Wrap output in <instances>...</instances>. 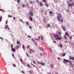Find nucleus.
Listing matches in <instances>:
<instances>
[{
	"mask_svg": "<svg viewBox=\"0 0 74 74\" xmlns=\"http://www.w3.org/2000/svg\"><path fill=\"white\" fill-rule=\"evenodd\" d=\"M43 1L44 2H46V1L45 0H43Z\"/></svg>",
	"mask_w": 74,
	"mask_h": 74,
	"instance_id": "nucleus-51",
	"label": "nucleus"
},
{
	"mask_svg": "<svg viewBox=\"0 0 74 74\" xmlns=\"http://www.w3.org/2000/svg\"><path fill=\"white\" fill-rule=\"evenodd\" d=\"M65 42L66 43H68V42H67V41H65Z\"/></svg>",
	"mask_w": 74,
	"mask_h": 74,
	"instance_id": "nucleus-62",
	"label": "nucleus"
},
{
	"mask_svg": "<svg viewBox=\"0 0 74 74\" xmlns=\"http://www.w3.org/2000/svg\"><path fill=\"white\" fill-rule=\"evenodd\" d=\"M54 36H55V37H59V35L58 34H54Z\"/></svg>",
	"mask_w": 74,
	"mask_h": 74,
	"instance_id": "nucleus-9",
	"label": "nucleus"
},
{
	"mask_svg": "<svg viewBox=\"0 0 74 74\" xmlns=\"http://www.w3.org/2000/svg\"><path fill=\"white\" fill-rule=\"evenodd\" d=\"M34 44L36 46L37 45V43L36 42H34Z\"/></svg>",
	"mask_w": 74,
	"mask_h": 74,
	"instance_id": "nucleus-32",
	"label": "nucleus"
},
{
	"mask_svg": "<svg viewBox=\"0 0 74 74\" xmlns=\"http://www.w3.org/2000/svg\"><path fill=\"white\" fill-rule=\"evenodd\" d=\"M57 14H58V16L57 17V19H58V21H61V22H64V18H61H61H62V14H60L59 13H57Z\"/></svg>",
	"mask_w": 74,
	"mask_h": 74,
	"instance_id": "nucleus-1",
	"label": "nucleus"
},
{
	"mask_svg": "<svg viewBox=\"0 0 74 74\" xmlns=\"http://www.w3.org/2000/svg\"><path fill=\"white\" fill-rule=\"evenodd\" d=\"M56 39L57 40H61V38L59 36L58 37L56 38Z\"/></svg>",
	"mask_w": 74,
	"mask_h": 74,
	"instance_id": "nucleus-7",
	"label": "nucleus"
},
{
	"mask_svg": "<svg viewBox=\"0 0 74 74\" xmlns=\"http://www.w3.org/2000/svg\"><path fill=\"white\" fill-rule=\"evenodd\" d=\"M26 55H27V56L28 57H29V56L28 55V54H27V53H26Z\"/></svg>",
	"mask_w": 74,
	"mask_h": 74,
	"instance_id": "nucleus-57",
	"label": "nucleus"
},
{
	"mask_svg": "<svg viewBox=\"0 0 74 74\" xmlns=\"http://www.w3.org/2000/svg\"><path fill=\"white\" fill-rule=\"evenodd\" d=\"M29 73L30 74H32V71H29Z\"/></svg>",
	"mask_w": 74,
	"mask_h": 74,
	"instance_id": "nucleus-30",
	"label": "nucleus"
},
{
	"mask_svg": "<svg viewBox=\"0 0 74 74\" xmlns=\"http://www.w3.org/2000/svg\"><path fill=\"white\" fill-rule=\"evenodd\" d=\"M66 56V54L65 53H63V54H62V56Z\"/></svg>",
	"mask_w": 74,
	"mask_h": 74,
	"instance_id": "nucleus-27",
	"label": "nucleus"
},
{
	"mask_svg": "<svg viewBox=\"0 0 74 74\" xmlns=\"http://www.w3.org/2000/svg\"><path fill=\"white\" fill-rule=\"evenodd\" d=\"M0 39H1V40H3V39L1 37H0Z\"/></svg>",
	"mask_w": 74,
	"mask_h": 74,
	"instance_id": "nucleus-44",
	"label": "nucleus"
},
{
	"mask_svg": "<svg viewBox=\"0 0 74 74\" xmlns=\"http://www.w3.org/2000/svg\"><path fill=\"white\" fill-rule=\"evenodd\" d=\"M19 46H16L15 48L16 49H19Z\"/></svg>",
	"mask_w": 74,
	"mask_h": 74,
	"instance_id": "nucleus-13",
	"label": "nucleus"
},
{
	"mask_svg": "<svg viewBox=\"0 0 74 74\" xmlns=\"http://www.w3.org/2000/svg\"><path fill=\"white\" fill-rule=\"evenodd\" d=\"M60 47L61 48H62L63 47V46L61 44H60Z\"/></svg>",
	"mask_w": 74,
	"mask_h": 74,
	"instance_id": "nucleus-29",
	"label": "nucleus"
},
{
	"mask_svg": "<svg viewBox=\"0 0 74 74\" xmlns=\"http://www.w3.org/2000/svg\"><path fill=\"white\" fill-rule=\"evenodd\" d=\"M27 48H30V46H29V45L27 46Z\"/></svg>",
	"mask_w": 74,
	"mask_h": 74,
	"instance_id": "nucleus-46",
	"label": "nucleus"
},
{
	"mask_svg": "<svg viewBox=\"0 0 74 74\" xmlns=\"http://www.w3.org/2000/svg\"><path fill=\"white\" fill-rule=\"evenodd\" d=\"M17 2L18 3H20V1H19V0H17Z\"/></svg>",
	"mask_w": 74,
	"mask_h": 74,
	"instance_id": "nucleus-43",
	"label": "nucleus"
},
{
	"mask_svg": "<svg viewBox=\"0 0 74 74\" xmlns=\"http://www.w3.org/2000/svg\"><path fill=\"white\" fill-rule=\"evenodd\" d=\"M9 28V26H8V25H6V27H5V29H7L8 28Z\"/></svg>",
	"mask_w": 74,
	"mask_h": 74,
	"instance_id": "nucleus-17",
	"label": "nucleus"
},
{
	"mask_svg": "<svg viewBox=\"0 0 74 74\" xmlns=\"http://www.w3.org/2000/svg\"><path fill=\"white\" fill-rule=\"evenodd\" d=\"M47 26L48 27H50V24H49L48 25H47Z\"/></svg>",
	"mask_w": 74,
	"mask_h": 74,
	"instance_id": "nucleus-33",
	"label": "nucleus"
},
{
	"mask_svg": "<svg viewBox=\"0 0 74 74\" xmlns=\"http://www.w3.org/2000/svg\"><path fill=\"white\" fill-rule=\"evenodd\" d=\"M29 20H30V21H33L32 17H29Z\"/></svg>",
	"mask_w": 74,
	"mask_h": 74,
	"instance_id": "nucleus-12",
	"label": "nucleus"
},
{
	"mask_svg": "<svg viewBox=\"0 0 74 74\" xmlns=\"http://www.w3.org/2000/svg\"><path fill=\"white\" fill-rule=\"evenodd\" d=\"M41 39H42V40H44L43 39V36H41Z\"/></svg>",
	"mask_w": 74,
	"mask_h": 74,
	"instance_id": "nucleus-36",
	"label": "nucleus"
},
{
	"mask_svg": "<svg viewBox=\"0 0 74 74\" xmlns=\"http://www.w3.org/2000/svg\"><path fill=\"white\" fill-rule=\"evenodd\" d=\"M13 66L14 67H16V65L15 64H14L13 65Z\"/></svg>",
	"mask_w": 74,
	"mask_h": 74,
	"instance_id": "nucleus-49",
	"label": "nucleus"
},
{
	"mask_svg": "<svg viewBox=\"0 0 74 74\" xmlns=\"http://www.w3.org/2000/svg\"><path fill=\"white\" fill-rule=\"evenodd\" d=\"M40 6H43V4H42V2H40Z\"/></svg>",
	"mask_w": 74,
	"mask_h": 74,
	"instance_id": "nucleus-11",
	"label": "nucleus"
},
{
	"mask_svg": "<svg viewBox=\"0 0 74 74\" xmlns=\"http://www.w3.org/2000/svg\"><path fill=\"white\" fill-rule=\"evenodd\" d=\"M40 64L42 65L43 66H44L45 65V64L43 63L42 62H41V63Z\"/></svg>",
	"mask_w": 74,
	"mask_h": 74,
	"instance_id": "nucleus-10",
	"label": "nucleus"
},
{
	"mask_svg": "<svg viewBox=\"0 0 74 74\" xmlns=\"http://www.w3.org/2000/svg\"><path fill=\"white\" fill-rule=\"evenodd\" d=\"M17 44H20V43L19 41L18 40L17 41Z\"/></svg>",
	"mask_w": 74,
	"mask_h": 74,
	"instance_id": "nucleus-21",
	"label": "nucleus"
},
{
	"mask_svg": "<svg viewBox=\"0 0 74 74\" xmlns=\"http://www.w3.org/2000/svg\"><path fill=\"white\" fill-rule=\"evenodd\" d=\"M12 51L13 52H15L16 51L15 49V48H13L12 49Z\"/></svg>",
	"mask_w": 74,
	"mask_h": 74,
	"instance_id": "nucleus-8",
	"label": "nucleus"
},
{
	"mask_svg": "<svg viewBox=\"0 0 74 74\" xmlns=\"http://www.w3.org/2000/svg\"><path fill=\"white\" fill-rule=\"evenodd\" d=\"M8 17H10V18H12V16L10 15H8Z\"/></svg>",
	"mask_w": 74,
	"mask_h": 74,
	"instance_id": "nucleus-25",
	"label": "nucleus"
},
{
	"mask_svg": "<svg viewBox=\"0 0 74 74\" xmlns=\"http://www.w3.org/2000/svg\"><path fill=\"white\" fill-rule=\"evenodd\" d=\"M69 64H70L71 66H72L73 65V63L71 61H70V60H69Z\"/></svg>",
	"mask_w": 74,
	"mask_h": 74,
	"instance_id": "nucleus-6",
	"label": "nucleus"
},
{
	"mask_svg": "<svg viewBox=\"0 0 74 74\" xmlns=\"http://www.w3.org/2000/svg\"><path fill=\"white\" fill-rule=\"evenodd\" d=\"M36 2L37 3H38L39 2V1H38V0H36Z\"/></svg>",
	"mask_w": 74,
	"mask_h": 74,
	"instance_id": "nucleus-45",
	"label": "nucleus"
},
{
	"mask_svg": "<svg viewBox=\"0 0 74 74\" xmlns=\"http://www.w3.org/2000/svg\"><path fill=\"white\" fill-rule=\"evenodd\" d=\"M8 23V20H7L6 21V22L5 23V24H7Z\"/></svg>",
	"mask_w": 74,
	"mask_h": 74,
	"instance_id": "nucleus-38",
	"label": "nucleus"
},
{
	"mask_svg": "<svg viewBox=\"0 0 74 74\" xmlns=\"http://www.w3.org/2000/svg\"><path fill=\"white\" fill-rule=\"evenodd\" d=\"M37 63H38V64H40L41 63V62H37Z\"/></svg>",
	"mask_w": 74,
	"mask_h": 74,
	"instance_id": "nucleus-39",
	"label": "nucleus"
},
{
	"mask_svg": "<svg viewBox=\"0 0 74 74\" xmlns=\"http://www.w3.org/2000/svg\"><path fill=\"white\" fill-rule=\"evenodd\" d=\"M65 34H66V35H67L68 36H69V34H68L66 32V33H65Z\"/></svg>",
	"mask_w": 74,
	"mask_h": 74,
	"instance_id": "nucleus-31",
	"label": "nucleus"
},
{
	"mask_svg": "<svg viewBox=\"0 0 74 74\" xmlns=\"http://www.w3.org/2000/svg\"><path fill=\"white\" fill-rule=\"evenodd\" d=\"M61 28L63 29L64 31H66V29L64 25H61Z\"/></svg>",
	"mask_w": 74,
	"mask_h": 74,
	"instance_id": "nucleus-4",
	"label": "nucleus"
},
{
	"mask_svg": "<svg viewBox=\"0 0 74 74\" xmlns=\"http://www.w3.org/2000/svg\"><path fill=\"white\" fill-rule=\"evenodd\" d=\"M49 13L50 15H51V14H53V12H52V11H49Z\"/></svg>",
	"mask_w": 74,
	"mask_h": 74,
	"instance_id": "nucleus-18",
	"label": "nucleus"
},
{
	"mask_svg": "<svg viewBox=\"0 0 74 74\" xmlns=\"http://www.w3.org/2000/svg\"><path fill=\"white\" fill-rule=\"evenodd\" d=\"M32 1H29V3H30L31 4H32Z\"/></svg>",
	"mask_w": 74,
	"mask_h": 74,
	"instance_id": "nucleus-41",
	"label": "nucleus"
},
{
	"mask_svg": "<svg viewBox=\"0 0 74 74\" xmlns=\"http://www.w3.org/2000/svg\"><path fill=\"white\" fill-rule=\"evenodd\" d=\"M45 5L47 7H48L49 6V5H48L47 4H45Z\"/></svg>",
	"mask_w": 74,
	"mask_h": 74,
	"instance_id": "nucleus-28",
	"label": "nucleus"
},
{
	"mask_svg": "<svg viewBox=\"0 0 74 74\" xmlns=\"http://www.w3.org/2000/svg\"><path fill=\"white\" fill-rule=\"evenodd\" d=\"M12 56L14 58V55L13 54V53L12 54Z\"/></svg>",
	"mask_w": 74,
	"mask_h": 74,
	"instance_id": "nucleus-42",
	"label": "nucleus"
},
{
	"mask_svg": "<svg viewBox=\"0 0 74 74\" xmlns=\"http://www.w3.org/2000/svg\"><path fill=\"white\" fill-rule=\"evenodd\" d=\"M50 51L51 52H52V50H51V48H49Z\"/></svg>",
	"mask_w": 74,
	"mask_h": 74,
	"instance_id": "nucleus-48",
	"label": "nucleus"
},
{
	"mask_svg": "<svg viewBox=\"0 0 74 74\" xmlns=\"http://www.w3.org/2000/svg\"><path fill=\"white\" fill-rule=\"evenodd\" d=\"M51 67V68H53V65H50Z\"/></svg>",
	"mask_w": 74,
	"mask_h": 74,
	"instance_id": "nucleus-19",
	"label": "nucleus"
},
{
	"mask_svg": "<svg viewBox=\"0 0 74 74\" xmlns=\"http://www.w3.org/2000/svg\"><path fill=\"white\" fill-rule=\"evenodd\" d=\"M20 61H21V62H22V63H23V61H22V60L21 59V60H20Z\"/></svg>",
	"mask_w": 74,
	"mask_h": 74,
	"instance_id": "nucleus-54",
	"label": "nucleus"
},
{
	"mask_svg": "<svg viewBox=\"0 0 74 74\" xmlns=\"http://www.w3.org/2000/svg\"><path fill=\"white\" fill-rule=\"evenodd\" d=\"M36 40H40L38 39H37V38H36Z\"/></svg>",
	"mask_w": 74,
	"mask_h": 74,
	"instance_id": "nucleus-59",
	"label": "nucleus"
},
{
	"mask_svg": "<svg viewBox=\"0 0 74 74\" xmlns=\"http://www.w3.org/2000/svg\"><path fill=\"white\" fill-rule=\"evenodd\" d=\"M0 11H3V10H2V9H0Z\"/></svg>",
	"mask_w": 74,
	"mask_h": 74,
	"instance_id": "nucleus-53",
	"label": "nucleus"
},
{
	"mask_svg": "<svg viewBox=\"0 0 74 74\" xmlns=\"http://www.w3.org/2000/svg\"><path fill=\"white\" fill-rule=\"evenodd\" d=\"M20 21L23 23V20L21 19H20Z\"/></svg>",
	"mask_w": 74,
	"mask_h": 74,
	"instance_id": "nucleus-34",
	"label": "nucleus"
},
{
	"mask_svg": "<svg viewBox=\"0 0 74 74\" xmlns=\"http://www.w3.org/2000/svg\"><path fill=\"white\" fill-rule=\"evenodd\" d=\"M29 28L30 29H32V27H29Z\"/></svg>",
	"mask_w": 74,
	"mask_h": 74,
	"instance_id": "nucleus-64",
	"label": "nucleus"
},
{
	"mask_svg": "<svg viewBox=\"0 0 74 74\" xmlns=\"http://www.w3.org/2000/svg\"><path fill=\"white\" fill-rule=\"evenodd\" d=\"M69 58H70V59H71V60H74V57H72L71 56H70Z\"/></svg>",
	"mask_w": 74,
	"mask_h": 74,
	"instance_id": "nucleus-5",
	"label": "nucleus"
},
{
	"mask_svg": "<svg viewBox=\"0 0 74 74\" xmlns=\"http://www.w3.org/2000/svg\"><path fill=\"white\" fill-rule=\"evenodd\" d=\"M26 24L27 25H28V22H26Z\"/></svg>",
	"mask_w": 74,
	"mask_h": 74,
	"instance_id": "nucleus-47",
	"label": "nucleus"
},
{
	"mask_svg": "<svg viewBox=\"0 0 74 74\" xmlns=\"http://www.w3.org/2000/svg\"><path fill=\"white\" fill-rule=\"evenodd\" d=\"M22 72L23 73H25V72H24L23 71H22Z\"/></svg>",
	"mask_w": 74,
	"mask_h": 74,
	"instance_id": "nucleus-61",
	"label": "nucleus"
},
{
	"mask_svg": "<svg viewBox=\"0 0 74 74\" xmlns=\"http://www.w3.org/2000/svg\"><path fill=\"white\" fill-rule=\"evenodd\" d=\"M28 37H29V38H31V36L29 35L28 36Z\"/></svg>",
	"mask_w": 74,
	"mask_h": 74,
	"instance_id": "nucleus-58",
	"label": "nucleus"
},
{
	"mask_svg": "<svg viewBox=\"0 0 74 74\" xmlns=\"http://www.w3.org/2000/svg\"><path fill=\"white\" fill-rule=\"evenodd\" d=\"M66 12H69V10H66Z\"/></svg>",
	"mask_w": 74,
	"mask_h": 74,
	"instance_id": "nucleus-50",
	"label": "nucleus"
},
{
	"mask_svg": "<svg viewBox=\"0 0 74 74\" xmlns=\"http://www.w3.org/2000/svg\"><path fill=\"white\" fill-rule=\"evenodd\" d=\"M67 4L69 5V7H71V6H73L74 7V3H71L69 1H67Z\"/></svg>",
	"mask_w": 74,
	"mask_h": 74,
	"instance_id": "nucleus-2",
	"label": "nucleus"
},
{
	"mask_svg": "<svg viewBox=\"0 0 74 74\" xmlns=\"http://www.w3.org/2000/svg\"><path fill=\"white\" fill-rule=\"evenodd\" d=\"M13 19L14 20H15V17H13Z\"/></svg>",
	"mask_w": 74,
	"mask_h": 74,
	"instance_id": "nucleus-55",
	"label": "nucleus"
},
{
	"mask_svg": "<svg viewBox=\"0 0 74 74\" xmlns=\"http://www.w3.org/2000/svg\"><path fill=\"white\" fill-rule=\"evenodd\" d=\"M58 59H59V60H60V59H61L60 58H59V57H58Z\"/></svg>",
	"mask_w": 74,
	"mask_h": 74,
	"instance_id": "nucleus-63",
	"label": "nucleus"
},
{
	"mask_svg": "<svg viewBox=\"0 0 74 74\" xmlns=\"http://www.w3.org/2000/svg\"><path fill=\"white\" fill-rule=\"evenodd\" d=\"M39 49H40V50H42V51H44V50L41 47H39Z\"/></svg>",
	"mask_w": 74,
	"mask_h": 74,
	"instance_id": "nucleus-16",
	"label": "nucleus"
},
{
	"mask_svg": "<svg viewBox=\"0 0 74 74\" xmlns=\"http://www.w3.org/2000/svg\"><path fill=\"white\" fill-rule=\"evenodd\" d=\"M33 63L34 64H36V63L35 61L34 60H33Z\"/></svg>",
	"mask_w": 74,
	"mask_h": 74,
	"instance_id": "nucleus-26",
	"label": "nucleus"
},
{
	"mask_svg": "<svg viewBox=\"0 0 74 74\" xmlns=\"http://www.w3.org/2000/svg\"><path fill=\"white\" fill-rule=\"evenodd\" d=\"M58 34H59L60 36L61 35V33L60 32H58Z\"/></svg>",
	"mask_w": 74,
	"mask_h": 74,
	"instance_id": "nucleus-24",
	"label": "nucleus"
},
{
	"mask_svg": "<svg viewBox=\"0 0 74 74\" xmlns=\"http://www.w3.org/2000/svg\"><path fill=\"white\" fill-rule=\"evenodd\" d=\"M63 60L64 61H65L67 62H69V60H66V59H64Z\"/></svg>",
	"mask_w": 74,
	"mask_h": 74,
	"instance_id": "nucleus-14",
	"label": "nucleus"
},
{
	"mask_svg": "<svg viewBox=\"0 0 74 74\" xmlns=\"http://www.w3.org/2000/svg\"><path fill=\"white\" fill-rule=\"evenodd\" d=\"M53 42L54 43H56V41H53Z\"/></svg>",
	"mask_w": 74,
	"mask_h": 74,
	"instance_id": "nucleus-60",
	"label": "nucleus"
},
{
	"mask_svg": "<svg viewBox=\"0 0 74 74\" xmlns=\"http://www.w3.org/2000/svg\"><path fill=\"white\" fill-rule=\"evenodd\" d=\"M64 39H66L67 38V36H66V35H64Z\"/></svg>",
	"mask_w": 74,
	"mask_h": 74,
	"instance_id": "nucleus-20",
	"label": "nucleus"
},
{
	"mask_svg": "<svg viewBox=\"0 0 74 74\" xmlns=\"http://www.w3.org/2000/svg\"><path fill=\"white\" fill-rule=\"evenodd\" d=\"M13 44H11V48H13Z\"/></svg>",
	"mask_w": 74,
	"mask_h": 74,
	"instance_id": "nucleus-37",
	"label": "nucleus"
},
{
	"mask_svg": "<svg viewBox=\"0 0 74 74\" xmlns=\"http://www.w3.org/2000/svg\"><path fill=\"white\" fill-rule=\"evenodd\" d=\"M32 41H33L34 42H36L35 41H34V39H32Z\"/></svg>",
	"mask_w": 74,
	"mask_h": 74,
	"instance_id": "nucleus-35",
	"label": "nucleus"
},
{
	"mask_svg": "<svg viewBox=\"0 0 74 74\" xmlns=\"http://www.w3.org/2000/svg\"><path fill=\"white\" fill-rule=\"evenodd\" d=\"M22 48H23V49L25 50V46L24 45H22Z\"/></svg>",
	"mask_w": 74,
	"mask_h": 74,
	"instance_id": "nucleus-15",
	"label": "nucleus"
},
{
	"mask_svg": "<svg viewBox=\"0 0 74 74\" xmlns=\"http://www.w3.org/2000/svg\"><path fill=\"white\" fill-rule=\"evenodd\" d=\"M2 17L1 16L0 17V22H1L2 20Z\"/></svg>",
	"mask_w": 74,
	"mask_h": 74,
	"instance_id": "nucleus-22",
	"label": "nucleus"
},
{
	"mask_svg": "<svg viewBox=\"0 0 74 74\" xmlns=\"http://www.w3.org/2000/svg\"><path fill=\"white\" fill-rule=\"evenodd\" d=\"M29 50L31 51H33V50L32 49H29Z\"/></svg>",
	"mask_w": 74,
	"mask_h": 74,
	"instance_id": "nucleus-56",
	"label": "nucleus"
},
{
	"mask_svg": "<svg viewBox=\"0 0 74 74\" xmlns=\"http://www.w3.org/2000/svg\"><path fill=\"white\" fill-rule=\"evenodd\" d=\"M27 66H28L29 67H30V66L29 64H27Z\"/></svg>",
	"mask_w": 74,
	"mask_h": 74,
	"instance_id": "nucleus-52",
	"label": "nucleus"
},
{
	"mask_svg": "<svg viewBox=\"0 0 74 74\" xmlns=\"http://www.w3.org/2000/svg\"><path fill=\"white\" fill-rule=\"evenodd\" d=\"M25 5L24 4H23L22 5V7L24 8L25 7Z\"/></svg>",
	"mask_w": 74,
	"mask_h": 74,
	"instance_id": "nucleus-40",
	"label": "nucleus"
},
{
	"mask_svg": "<svg viewBox=\"0 0 74 74\" xmlns=\"http://www.w3.org/2000/svg\"><path fill=\"white\" fill-rule=\"evenodd\" d=\"M72 36H70L69 37V39L70 40H71V39H72Z\"/></svg>",
	"mask_w": 74,
	"mask_h": 74,
	"instance_id": "nucleus-23",
	"label": "nucleus"
},
{
	"mask_svg": "<svg viewBox=\"0 0 74 74\" xmlns=\"http://www.w3.org/2000/svg\"><path fill=\"white\" fill-rule=\"evenodd\" d=\"M29 14L31 16H34V14L33 13H32V11H29Z\"/></svg>",
	"mask_w": 74,
	"mask_h": 74,
	"instance_id": "nucleus-3",
	"label": "nucleus"
}]
</instances>
